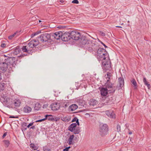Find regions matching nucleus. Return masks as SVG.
Listing matches in <instances>:
<instances>
[{
  "instance_id": "nucleus-1",
  "label": "nucleus",
  "mask_w": 151,
  "mask_h": 151,
  "mask_svg": "<svg viewBox=\"0 0 151 151\" xmlns=\"http://www.w3.org/2000/svg\"><path fill=\"white\" fill-rule=\"evenodd\" d=\"M80 43L85 45L86 49L90 52H93L98 48V43L95 40H90L86 37L82 36L80 38Z\"/></svg>"
},
{
  "instance_id": "nucleus-2",
  "label": "nucleus",
  "mask_w": 151,
  "mask_h": 151,
  "mask_svg": "<svg viewBox=\"0 0 151 151\" xmlns=\"http://www.w3.org/2000/svg\"><path fill=\"white\" fill-rule=\"evenodd\" d=\"M39 43V41L37 40L33 39L29 42L27 45L23 46L22 48V51L24 52H26L25 53L22 54L19 56V57L22 58L25 56H28L29 54L32 55V48L34 47L36 48V47L37 46Z\"/></svg>"
},
{
  "instance_id": "nucleus-3",
  "label": "nucleus",
  "mask_w": 151,
  "mask_h": 151,
  "mask_svg": "<svg viewBox=\"0 0 151 151\" xmlns=\"http://www.w3.org/2000/svg\"><path fill=\"white\" fill-rule=\"evenodd\" d=\"M98 48L93 51H95L97 50V58L98 61H101L102 62L106 60V56H107V52L105 49L100 48L98 43Z\"/></svg>"
},
{
  "instance_id": "nucleus-4",
  "label": "nucleus",
  "mask_w": 151,
  "mask_h": 151,
  "mask_svg": "<svg viewBox=\"0 0 151 151\" xmlns=\"http://www.w3.org/2000/svg\"><path fill=\"white\" fill-rule=\"evenodd\" d=\"M17 59L15 57H10L4 59L5 63L10 68L15 67L16 65Z\"/></svg>"
},
{
  "instance_id": "nucleus-5",
  "label": "nucleus",
  "mask_w": 151,
  "mask_h": 151,
  "mask_svg": "<svg viewBox=\"0 0 151 151\" xmlns=\"http://www.w3.org/2000/svg\"><path fill=\"white\" fill-rule=\"evenodd\" d=\"M38 38L42 42H48L51 40V34L45 33L42 34L38 37Z\"/></svg>"
},
{
  "instance_id": "nucleus-6",
  "label": "nucleus",
  "mask_w": 151,
  "mask_h": 151,
  "mask_svg": "<svg viewBox=\"0 0 151 151\" xmlns=\"http://www.w3.org/2000/svg\"><path fill=\"white\" fill-rule=\"evenodd\" d=\"M71 38L73 40H79L81 37V33L74 31H72L70 32Z\"/></svg>"
},
{
  "instance_id": "nucleus-7",
  "label": "nucleus",
  "mask_w": 151,
  "mask_h": 151,
  "mask_svg": "<svg viewBox=\"0 0 151 151\" xmlns=\"http://www.w3.org/2000/svg\"><path fill=\"white\" fill-rule=\"evenodd\" d=\"M108 126L106 124H104L101 125L100 128V132L101 135L102 136L107 134L108 131Z\"/></svg>"
},
{
  "instance_id": "nucleus-8",
  "label": "nucleus",
  "mask_w": 151,
  "mask_h": 151,
  "mask_svg": "<svg viewBox=\"0 0 151 151\" xmlns=\"http://www.w3.org/2000/svg\"><path fill=\"white\" fill-rule=\"evenodd\" d=\"M7 64L4 60L3 62H0V72L4 73L8 68Z\"/></svg>"
},
{
  "instance_id": "nucleus-9",
  "label": "nucleus",
  "mask_w": 151,
  "mask_h": 151,
  "mask_svg": "<svg viewBox=\"0 0 151 151\" xmlns=\"http://www.w3.org/2000/svg\"><path fill=\"white\" fill-rule=\"evenodd\" d=\"M51 38L56 39L57 40L61 39L62 35V32L61 31L56 32L55 33H51Z\"/></svg>"
},
{
  "instance_id": "nucleus-10",
  "label": "nucleus",
  "mask_w": 151,
  "mask_h": 151,
  "mask_svg": "<svg viewBox=\"0 0 151 151\" xmlns=\"http://www.w3.org/2000/svg\"><path fill=\"white\" fill-rule=\"evenodd\" d=\"M71 39L70 32H65L61 36V40L62 41L65 42L68 41Z\"/></svg>"
},
{
  "instance_id": "nucleus-11",
  "label": "nucleus",
  "mask_w": 151,
  "mask_h": 151,
  "mask_svg": "<svg viewBox=\"0 0 151 151\" xmlns=\"http://www.w3.org/2000/svg\"><path fill=\"white\" fill-rule=\"evenodd\" d=\"M12 105L14 106L15 108L19 107L21 104V101L19 99H15L12 101Z\"/></svg>"
},
{
  "instance_id": "nucleus-12",
  "label": "nucleus",
  "mask_w": 151,
  "mask_h": 151,
  "mask_svg": "<svg viewBox=\"0 0 151 151\" xmlns=\"http://www.w3.org/2000/svg\"><path fill=\"white\" fill-rule=\"evenodd\" d=\"M102 65L103 66H105L106 70L110 69L111 67V62L109 60V61H106V60L102 62Z\"/></svg>"
},
{
  "instance_id": "nucleus-13",
  "label": "nucleus",
  "mask_w": 151,
  "mask_h": 151,
  "mask_svg": "<svg viewBox=\"0 0 151 151\" xmlns=\"http://www.w3.org/2000/svg\"><path fill=\"white\" fill-rule=\"evenodd\" d=\"M50 106L52 110L56 111L60 108V104L59 103L55 102L51 104L50 105Z\"/></svg>"
},
{
  "instance_id": "nucleus-14",
  "label": "nucleus",
  "mask_w": 151,
  "mask_h": 151,
  "mask_svg": "<svg viewBox=\"0 0 151 151\" xmlns=\"http://www.w3.org/2000/svg\"><path fill=\"white\" fill-rule=\"evenodd\" d=\"M105 114L108 117L112 119L115 118V115L114 112L111 110L106 111Z\"/></svg>"
},
{
  "instance_id": "nucleus-15",
  "label": "nucleus",
  "mask_w": 151,
  "mask_h": 151,
  "mask_svg": "<svg viewBox=\"0 0 151 151\" xmlns=\"http://www.w3.org/2000/svg\"><path fill=\"white\" fill-rule=\"evenodd\" d=\"M118 82H119V86H117L116 88H118V89H121L124 86V79L123 78L120 77L118 79Z\"/></svg>"
},
{
  "instance_id": "nucleus-16",
  "label": "nucleus",
  "mask_w": 151,
  "mask_h": 151,
  "mask_svg": "<svg viewBox=\"0 0 151 151\" xmlns=\"http://www.w3.org/2000/svg\"><path fill=\"white\" fill-rule=\"evenodd\" d=\"M101 94L102 96H106L108 94V90L106 88L102 87L100 90Z\"/></svg>"
},
{
  "instance_id": "nucleus-17",
  "label": "nucleus",
  "mask_w": 151,
  "mask_h": 151,
  "mask_svg": "<svg viewBox=\"0 0 151 151\" xmlns=\"http://www.w3.org/2000/svg\"><path fill=\"white\" fill-rule=\"evenodd\" d=\"M77 126L76 123H73L71 124L68 127V130L72 132H73L74 129Z\"/></svg>"
},
{
  "instance_id": "nucleus-18",
  "label": "nucleus",
  "mask_w": 151,
  "mask_h": 151,
  "mask_svg": "<svg viewBox=\"0 0 151 151\" xmlns=\"http://www.w3.org/2000/svg\"><path fill=\"white\" fill-rule=\"evenodd\" d=\"M32 110L31 108L28 106H26L24 107L23 111L25 113H29Z\"/></svg>"
},
{
  "instance_id": "nucleus-19",
  "label": "nucleus",
  "mask_w": 151,
  "mask_h": 151,
  "mask_svg": "<svg viewBox=\"0 0 151 151\" xmlns=\"http://www.w3.org/2000/svg\"><path fill=\"white\" fill-rule=\"evenodd\" d=\"M78 108L77 105L76 104H73L69 107V109L72 111H74Z\"/></svg>"
},
{
  "instance_id": "nucleus-20",
  "label": "nucleus",
  "mask_w": 151,
  "mask_h": 151,
  "mask_svg": "<svg viewBox=\"0 0 151 151\" xmlns=\"http://www.w3.org/2000/svg\"><path fill=\"white\" fill-rule=\"evenodd\" d=\"M74 137V136L73 134L70 136L68 139L69 142L68 143V144L69 145L73 144L74 143H75L74 141H73V139Z\"/></svg>"
},
{
  "instance_id": "nucleus-21",
  "label": "nucleus",
  "mask_w": 151,
  "mask_h": 151,
  "mask_svg": "<svg viewBox=\"0 0 151 151\" xmlns=\"http://www.w3.org/2000/svg\"><path fill=\"white\" fill-rule=\"evenodd\" d=\"M105 85L106 87L108 88H112V87L113 86V84L110 83V81L109 79H108L107 80V82L106 83Z\"/></svg>"
},
{
  "instance_id": "nucleus-22",
  "label": "nucleus",
  "mask_w": 151,
  "mask_h": 151,
  "mask_svg": "<svg viewBox=\"0 0 151 151\" xmlns=\"http://www.w3.org/2000/svg\"><path fill=\"white\" fill-rule=\"evenodd\" d=\"M41 107V105L39 103H37L35 105L34 109L35 111L39 110L40 109Z\"/></svg>"
},
{
  "instance_id": "nucleus-23",
  "label": "nucleus",
  "mask_w": 151,
  "mask_h": 151,
  "mask_svg": "<svg viewBox=\"0 0 151 151\" xmlns=\"http://www.w3.org/2000/svg\"><path fill=\"white\" fill-rule=\"evenodd\" d=\"M143 81L145 85L147 86V87L148 88V89H150L151 87L150 85V84H149L147 81L146 80V79L145 77H143Z\"/></svg>"
},
{
  "instance_id": "nucleus-24",
  "label": "nucleus",
  "mask_w": 151,
  "mask_h": 151,
  "mask_svg": "<svg viewBox=\"0 0 151 151\" xmlns=\"http://www.w3.org/2000/svg\"><path fill=\"white\" fill-rule=\"evenodd\" d=\"M81 132L80 128L78 127H76L75 128L73 131V133L75 134H78Z\"/></svg>"
},
{
  "instance_id": "nucleus-25",
  "label": "nucleus",
  "mask_w": 151,
  "mask_h": 151,
  "mask_svg": "<svg viewBox=\"0 0 151 151\" xmlns=\"http://www.w3.org/2000/svg\"><path fill=\"white\" fill-rule=\"evenodd\" d=\"M70 117L67 116H63L61 118V120L63 121L68 122L70 120Z\"/></svg>"
},
{
  "instance_id": "nucleus-26",
  "label": "nucleus",
  "mask_w": 151,
  "mask_h": 151,
  "mask_svg": "<svg viewBox=\"0 0 151 151\" xmlns=\"http://www.w3.org/2000/svg\"><path fill=\"white\" fill-rule=\"evenodd\" d=\"M97 101L93 99H91L90 100V105L94 106L97 104Z\"/></svg>"
},
{
  "instance_id": "nucleus-27",
  "label": "nucleus",
  "mask_w": 151,
  "mask_h": 151,
  "mask_svg": "<svg viewBox=\"0 0 151 151\" xmlns=\"http://www.w3.org/2000/svg\"><path fill=\"white\" fill-rule=\"evenodd\" d=\"M29 146L30 147L34 150H36L38 149V147L35 145L34 143H31Z\"/></svg>"
},
{
  "instance_id": "nucleus-28",
  "label": "nucleus",
  "mask_w": 151,
  "mask_h": 151,
  "mask_svg": "<svg viewBox=\"0 0 151 151\" xmlns=\"http://www.w3.org/2000/svg\"><path fill=\"white\" fill-rule=\"evenodd\" d=\"M5 85V83L3 82H1L0 83V91L4 90V86Z\"/></svg>"
},
{
  "instance_id": "nucleus-29",
  "label": "nucleus",
  "mask_w": 151,
  "mask_h": 151,
  "mask_svg": "<svg viewBox=\"0 0 151 151\" xmlns=\"http://www.w3.org/2000/svg\"><path fill=\"white\" fill-rule=\"evenodd\" d=\"M46 115H48V116L47 117V119L49 121H54L55 119L51 115H48L47 114Z\"/></svg>"
},
{
  "instance_id": "nucleus-30",
  "label": "nucleus",
  "mask_w": 151,
  "mask_h": 151,
  "mask_svg": "<svg viewBox=\"0 0 151 151\" xmlns=\"http://www.w3.org/2000/svg\"><path fill=\"white\" fill-rule=\"evenodd\" d=\"M116 90V88L115 87H113L112 88H110V89L108 90V92L109 93H114Z\"/></svg>"
},
{
  "instance_id": "nucleus-31",
  "label": "nucleus",
  "mask_w": 151,
  "mask_h": 151,
  "mask_svg": "<svg viewBox=\"0 0 151 151\" xmlns=\"http://www.w3.org/2000/svg\"><path fill=\"white\" fill-rule=\"evenodd\" d=\"M116 90V88L115 87H113L112 88H110V89L108 90V92L109 93H114Z\"/></svg>"
},
{
  "instance_id": "nucleus-32",
  "label": "nucleus",
  "mask_w": 151,
  "mask_h": 151,
  "mask_svg": "<svg viewBox=\"0 0 151 151\" xmlns=\"http://www.w3.org/2000/svg\"><path fill=\"white\" fill-rule=\"evenodd\" d=\"M41 33L40 31H38L35 32L33 33L31 35V38Z\"/></svg>"
},
{
  "instance_id": "nucleus-33",
  "label": "nucleus",
  "mask_w": 151,
  "mask_h": 151,
  "mask_svg": "<svg viewBox=\"0 0 151 151\" xmlns=\"http://www.w3.org/2000/svg\"><path fill=\"white\" fill-rule=\"evenodd\" d=\"M48 116L47 115H45V118L41 119L38 120L36 121V122H40L42 121H45V120L47 119V117Z\"/></svg>"
},
{
  "instance_id": "nucleus-34",
  "label": "nucleus",
  "mask_w": 151,
  "mask_h": 151,
  "mask_svg": "<svg viewBox=\"0 0 151 151\" xmlns=\"http://www.w3.org/2000/svg\"><path fill=\"white\" fill-rule=\"evenodd\" d=\"M3 142H4L6 145L5 147H8L10 144L9 141L8 140H5Z\"/></svg>"
},
{
  "instance_id": "nucleus-35",
  "label": "nucleus",
  "mask_w": 151,
  "mask_h": 151,
  "mask_svg": "<svg viewBox=\"0 0 151 151\" xmlns=\"http://www.w3.org/2000/svg\"><path fill=\"white\" fill-rule=\"evenodd\" d=\"M18 33V32L17 31L15 32L14 34L11 35L9 36L8 38L9 40H12L13 38L15 36V35Z\"/></svg>"
},
{
  "instance_id": "nucleus-36",
  "label": "nucleus",
  "mask_w": 151,
  "mask_h": 151,
  "mask_svg": "<svg viewBox=\"0 0 151 151\" xmlns=\"http://www.w3.org/2000/svg\"><path fill=\"white\" fill-rule=\"evenodd\" d=\"M43 149L44 151H51L50 149L47 146L43 147Z\"/></svg>"
},
{
  "instance_id": "nucleus-37",
  "label": "nucleus",
  "mask_w": 151,
  "mask_h": 151,
  "mask_svg": "<svg viewBox=\"0 0 151 151\" xmlns=\"http://www.w3.org/2000/svg\"><path fill=\"white\" fill-rule=\"evenodd\" d=\"M131 82L134 85V87H136L137 86V83L135 80L134 79L132 80L131 81Z\"/></svg>"
},
{
  "instance_id": "nucleus-38",
  "label": "nucleus",
  "mask_w": 151,
  "mask_h": 151,
  "mask_svg": "<svg viewBox=\"0 0 151 151\" xmlns=\"http://www.w3.org/2000/svg\"><path fill=\"white\" fill-rule=\"evenodd\" d=\"M105 76L106 77V78H108V79L109 80L111 77V73H107Z\"/></svg>"
},
{
  "instance_id": "nucleus-39",
  "label": "nucleus",
  "mask_w": 151,
  "mask_h": 151,
  "mask_svg": "<svg viewBox=\"0 0 151 151\" xmlns=\"http://www.w3.org/2000/svg\"><path fill=\"white\" fill-rule=\"evenodd\" d=\"M116 129L118 132H119L121 131V126L119 124L117 125Z\"/></svg>"
},
{
  "instance_id": "nucleus-40",
  "label": "nucleus",
  "mask_w": 151,
  "mask_h": 151,
  "mask_svg": "<svg viewBox=\"0 0 151 151\" xmlns=\"http://www.w3.org/2000/svg\"><path fill=\"white\" fill-rule=\"evenodd\" d=\"M27 123H23V124H22V127H23L24 128V130H26L27 129V128H25V127H27Z\"/></svg>"
},
{
  "instance_id": "nucleus-41",
  "label": "nucleus",
  "mask_w": 151,
  "mask_h": 151,
  "mask_svg": "<svg viewBox=\"0 0 151 151\" xmlns=\"http://www.w3.org/2000/svg\"><path fill=\"white\" fill-rule=\"evenodd\" d=\"M99 34L101 36H104L106 35L105 33L103 31H99Z\"/></svg>"
},
{
  "instance_id": "nucleus-42",
  "label": "nucleus",
  "mask_w": 151,
  "mask_h": 151,
  "mask_svg": "<svg viewBox=\"0 0 151 151\" xmlns=\"http://www.w3.org/2000/svg\"><path fill=\"white\" fill-rule=\"evenodd\" d=\"M78 119V118L76 117H75L74 118L72 119L71 122H76L77 121V120Z\"/></svg>"
},
{
  "instance_id": "nucleus-43",
  "label": "nucleus",
  "mask_w": 151,
  "mask_h": 151,
  "mask_svg": "<svg viewBox=\"0 0 151 151\" xmlns=\"http://www.w3.org/2000/svg\"><path fill=\"white\" fill-rule=\"evenodd\" d=\"M73 3L78 4L79 3V1L78 0H73L72 1Z\"/></svg>"
},
{
  "instance_id": "nucleus-44",
  "label": "nucleus",
  "mask_w": 151,
  "mask_h": 151,
  "mask_svg": "<svg viewBox=\"0 0 151 151\" xmlns=\"http://www.w3.org/2000/svg\"><path fill=\"white\" fill-rule=\"evenodd\" d=\"M99 42H101V43L106 48H107L108 47L105 44H104L101 41H100L99 40Z\"/></svg>"
},
{
  "instance_id": "nucleus-45",
  "label": "nucleus",
  "mask_w": 151,
  "mask_h": 151,
  "mask_svg": "<svg viewBox=\"0 0 151 151\" xmlns=\"http://www.w3.org/2000/svg\"><path fill=\"white\" fill-rule=\"evenodd\" d=\"M1 47H5L6 46V45L5 43H3L1 44Z\"/></svg>"
},
{
  "instance_id": "nucleus-46",
  "label": "nucleus",
  "mask_w": 151,
  "mask_h": 151,
  "mask_svg": "<svg viewBox=\"0 0 151 151\" xmlns=\"http://www.w3.org/2000/svg\"><path fill=\"white\" fill-rule=\"evenodd\" d=\"M33 124V123H30L28 125H27V127L29 128L30 127L32 126Z\"/></svg>"
},
{
  "instance_id": "nucleus-47",
  "label": "nucleus",
  "mask_w": 151,
  "mask_h": 151,
  "mask_svg": "<svg viewBox=\"0 0 151 151\" xmlns=\"http://www.w3.org/2000/svg\"><path fill=\"white\" fill-rule=\"evenodd\" d=\"M18 117L17 116H10L9 117L10 118H18Z\"/></svg>"
},
{
  "instance_id": "nucleus-48",
  "label": "nucleus",
  "mask_w": 151,
  "mask_h": 151,
  "mask_svg": "<svg viewBox=\"0 0 151 151\" xmlns=\"http://www.w3.org/2000/svg\"><path fill=\"white\" fill-rule=\"evenodd\" d=\"M7 135V132H6L4 133L2 136V137L3 138H4Z\"/></svg>"
},
{
  "instance_id": "nucleus-49",
  "label": "nucleus",
  "mask_w": 151,
  "mask_h": 151,
  "mask_svg": "<svg viewBox=\"0 0 151 151\" xmlns=\"http://www.w3.org/2000/svg\"><path fill=\"white\" fill-rule=\"evenodd\" d=\"M69 150L68 149V148H67L66 147L63 149V151H69Z\"/></svg>"
},
{
  "instance_id": "nucleus-50",
  "label": "nucleus",
  "mask_w": 151,
  "mask_h": 151,
  "mask_svg": "<svg viewBox=\"0 0 151 151\" xmlns=\"http://www.w3.org/2000/svg\"><path fill=\"white\" fill-rule=\"evenodd\" d=\"M76 122V123L79 126V120L78 119L77 121Z\"/></svg>"
},
{
  "instance_id": "nucleus-51",
  "label": "nucleus",
  "mask_w": 151,
  "mask_h": 151,
  "mask_svg": "<svg viewBox=\"0 0 151 151\" xmlns=\"http://www.w3.org/2000/svg\"><path fill=\"white\" fill-rule=\"evenodd\" d=\"M35 128V126H32L30 128V129H34Z\"/></svg>"
},
{
  "instance_id": "nucleus-52",
  "label": "nucleus",
  "mask_w": 151,
  "mask_h": 151,
  "mask_svg": "<svg viewBox=\"0 0 151 151\" xmlns=\"http://www.w3.org/2000/svg\"><path fill=\"white\" fill-rule=\"evenodd\" d=\"M47 107V105L46 104H45L43 105V108H46Z\"/></svg>"
},
{
  "instance_id": "nucleus-53",
  "label": "nucleus",
  "mask_w": 151,
  "mask_h": 151,
  "mask_svg": "<svg viewBox=\"0 0 151 151\" xmlns=\"http://www.w3.org/2000/svg\"><path fill=\"white\" fill-rule=\"evenodd\" d=\"M1 73H0V81H1L2 79V78L1 76Z\"/></svg>"
},
{
  "instance_id": "nucleus-54",
  "label": "nucleus",
  "mask_w": 151,
  "mask_h": 151,
  "mask_svg": "<svg viewBox=\"0 0 151 151\" xmlns=\"http://www.w3.org/2000/svg\"><path fill=\"white\" fill-rule=\"evenodd\" d=\"M116 27H118V28H122V27L120 26H116Z\"/></svg>"
},
{
  "instance_id": "nucleus-55",
  "label": "nucleus",
  "mask_w": 151,
  "mask_h": 151,
  "mask_svg": "<svg viewBox=\"0 0 151 151\" xmlns=\"http://www.w3.org/2000/svg\"><path fill=\"white\" fill-rule=\"evenodd\" d=\"M67 148H68V150H69V149L70 148V146H69L68 147H66Z\"/></svg>"
},
{
  "instance_id": "nucleus-56",
  "label": "nucleus",
  "mask_w": 151,
  "mask_h": 151,
  "mask_svg": "<svg viewBox=\"0 0 151 151\" xmlns=\"http://www.w3.org/2000/svg\"><path fill=\"white\" fill-rule=\"evenodd\" d=\"M129 134H132V133L131 132H129Z\"/></svg>"
},
{
  "instance_id": "nucleus-57",
  "label": "nucleus",
  "mask_w": 151,
  "mask_h": 151,
  "mask_svg": "<svg viewBox=\"0 0 151 151\" xmlns=\"http://www.w3.org/2000/svg\"><path fill=\"white\" fill-rule=\"evenodd\" d=\"M67 106L66 104H65L64 106V107H66Z\"/></svg>"
},
{
  "instance_id": "nucleus-58",
  "label": "nucleus",
  "mask_w": 151,
  "mask_h": 151,
  "mask_svg": "<svg viewBox=\"0 0 151 151\" xmlns=\"http://www.w3.org/2000/svg\"><path fill=\"white\" fill-rule=\"evenodd\" d=\"M60 2L62 3V2H63V0H61V1H60Z\"/></svg>"
},
{
  "instance_id": "nucleus-59",
  "label": "nucleus",
  "mask_w": 151,
  "mask_h": 151,
  "mask_svg": "<svg viewBox=\"0 0 151 151\" xmlns=\"http://www.w3.org/2000/svg\"><path fill=\"white\" fill-rule=\"evenodd\" d=\"M39 22H41V20H39Z\"/></svg>"
},
{
  "instance_id": "nucleus-60",
  "label": "nucleus",
  "mask_w": 151,
  "mask_h": 151,
  "mask_svg": "<svg viewBox=\"0 0 151 151\" xmlns=\"http://www.w3.org/2000/svg\"><path fill=\"white\" fill-rule=\"evenodd\" d=\"M18 49H16V50L18 51L19 52V50H18Z\"/></svg>"
},
{
  "instance_id": "nucleus-61",
  "label": "nucleus",
  "mask_w": 151,
  "mask_h": 151,
  "mask_svg": "<svg viewBox=\"0 0 151 151\" xmlns=\"http://www.w3.org/2000/svg\"><path fill=\"white\" fill-rule=\"evenodd\" d=\"M80 112H83V111L82 110H81V111H80Z\"/></svg>"
},
{
  "instance_id": "nucleus-62",
  "label": "nucleus",
  "mask_w": 151,
  "mask_h": 151,
  "mask_svg": "<svg viewBox=\"0 0 151 151\" xmlns=\"http://www.w3.org/2000/svg\"><path fill=\"white\" fill-rule=\"evenodd\" d=\"M129 21H128V22H129Z\"/></svg>"
},
{
  "instance_id": "nucleus-63",
  "label": "nucleus",
  "mask_w": 151,
  "mask_h": 151,
  "mask_svg": "<svg viewBox=\"0 0 151 151\" xmlns=\"http://www.w3.org/2000/svg\"><path fill=\"white\" fill-rule=\"evenodd\" d=\"M55 121H57V120H55Z\"/></svg>"
},
{
  "instance_id": "nucleus-64",
  "label": "nucleus",
  "mask_w": 151,
  "mask_h": 151,
  "mask_svg": "<svg viewBox=\"0 0 151 151\" xmlns=\"http://www.w3.org/2000/svg\"><path fill=\"white\" fill-rule=\"evenodd\" d=\"M39 151V150H37V151Z\"/></svg>"
}]
</instances>
